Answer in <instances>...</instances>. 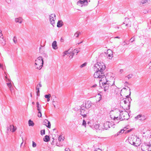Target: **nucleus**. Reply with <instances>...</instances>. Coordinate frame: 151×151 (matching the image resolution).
I'll list each match as a JSON object with an SVG mask.
<instances>
[{"label": "nucleus", "mask_w": 151, "mask_h": 151, "mask_svg": "<svg viewBox=\"0 0 151 151\" xmlns=\"http://www.w3.org/2000/svg\"><path fill=\"white\" fill-rule=\"evenodd\" d=\"M106 68L104 64L101 62H98L95 64L93 69L95 71L93 76L94 78H103L105 76L104 73V72Z\"/></svg>", "instance_id": "1"}, {"label": "nucleus", "mask_w": 151, "mask_h": 151, "mask_svg": "<svg viewBox=\"0 0 151 151\" xmlns=\"http://www.w3.org/2000/svg\"><path fill=\"white\" fill-rule=\"evenodd\" d=\"M92 105V103L90 101H88L84 102L81 107V114L83 117L86 116V114L88 112V109Z\"/></svg>", "instance_id": "2"}, {"label": "nucleus", "mask_w": 151, "mask_h": 151, "mask_svg": "<svg viewBox=\"0 0 151 151\" xmlns=\"http://www.w3.org/2000/svg\"><path fill=\"white\" fill-rule=\"evenodd\" d=\"M129 143L135 147L139 146L141 144V140L137 136H134L131 137V139H129Z\"/></svg>", "instance_id": "3"}, {"label": "nucleus", "mask_w": 151, "mask_h": 151, "mask_svg": "<svg viewBox=\"0 0 151 151\" xmlns=\"http://www.w3.org/2000/svg\"><path fill=\"white\" fill-rule=\"evenodd\" d=\"M100 81L101 82L102 84L103 88H104L105 91H107L109 89V86H113L114 85V81H113V83H111L106 81H105L104 79L101 78Z\"/></svg>", "instance_id": "4"}, {"label": "nucleus", "mask_w": 151, "mask_h": 151, "mask_svg": "<svg viewBox=\"0 0 151 151\" xmlns=\"http://www.w3.org/2000/svg\"><path fill=\"white\" fill-rule=\"evenodd\" d=\"M35 66L36 68L40 70L42 68L43 64L44 61L42 57H38L35 60Z\"/></svg>", "instance_id": "5"}, {"label": "nucleus", "mask_w": 151, "mask_h": 151, "mask_svg": "<svg viewBox=\"0 0 151 151\" xmlns=\"http://www.w3.org/2000/svg\"><path fill=\"white\" fill-rule=\"evenodd\" d=\"M132 99H129L128 100L123 99L121 100V104H123L124 103V109L128 110L130 109V103Z\"/></svg>", "instance_id": "6"}, {"label": "nucleus", "mask_w": 151, "mask_h": 151, "mask_svg": "<svg viewBox=\"0 0 151 151\" xmlns=\"http://www.w3.org/2000/svg\"><path fill=\"white\" fill-rule=\"evenodd\" d=\"M112 74L111 73H108L106 74V76L104 77L103 79H104L105 81L111 83L114 81V77L112 76Z\"/></svg>", "instance_id": "7"}, {"label": "nucleus", "mask_w": 151, "mask_h": 151, "mask_svg": "<svg viewBox=\"0 0 151 151\" xmlns=\"http://www.w3.org/2000/svg\"><path fill=\"white\" fill-rule=\"evenodd\" d=\"M128 113L126 111H122L119 114V119L121 121L128 119Z\"/></svg>", "instance_id": "8"}, {"label": "nucleus", "mask_w": 151, "mask_h": 151, "mask_svg": "<svg viewBox=\"0 0 151 151\" xmlns=\"http://www.w3.org/2000/svg\"><path fill=\"white\" fill-rule=\"evenodd\" d=\"M141 149L142 151H151V146L150 143H145L142 145L141 146Z\"/></svg>", "instance_id": "9"}, {"label": "nucleus", "mask_w": 151, "mask_h": 151, "mask_svg": "<svg viewBox=\"0 0 151 151\" xmlns=\"http://www.w3.org/2000/svg\"><path fill=\"white\" fill-rule=\"evenodd\" d=\"M55 15V14H52L49 16V19L51 24L54 26L55 24V20L56 19Z\"/></svg>", "instance_id": "10"}, {"label": "nucleus", "mask_w": 151, "mask_h": 151, "mask_svg": "<svg viewBox=\"0 0 151 151\" xmlns=\"http://www.w3.org/2000/svg\"><path fill=\"white\" fill-rule=\"evenodd\" d=\"M88 4L87 0H80L77 2V4L81 7L87 5Z\"/></svg>", "instance_id": "11"}, {"label": "nucleus", "mask_w": 151, "mask_h": 151, "mask_svg": "<svg viewBox=\"0 0 151 151\" xmlns=\"http://www.w3.org/2000/svg\"><path fill=\"white\" fill-rule=\"evenodd\" d=\"M135 119H139L141 121H143L145 120L147 117L144 115L139 114L135 117Z\"/></svg>", "instance_id": "12"}, {"label": "nucleus", "mask_w": 151, "mask_h": 151, "mask_svg": "<svg viewBox=\"0 0 151 151\" xmlns=\"http://www.w3.org/2000/svg\"><path fill=\"white\" fill-rule=\"evenodd\" d=\"M113 125L114 124H112L110 122L107 121L104 123L103 126L104 129L105 128L106 130H107L109 128L112 127Z\"/></svg>", "instance_id": "13"}, {"label": "nucleus", "mask_w": 151, "mask_h": 151, "mask_svg": "<svg viewBox=\"0 0 151 151\" xmlns=\"http://www.w3.org/2000/svg\"><path fill=\"white\" fill-rule=\"evenodd\" d=\"M124 22L123 24H125L126 26L131 27V22L129 20V19L128 18H125Z\"/></svg>", "instance_id": "14"}, {"label": "nucleus", "mask_w": 151, "mask_h": 151, "mask_svg": "<svg viewBox=\"0 0 151 151\" xmlns=\"http://www.w3.org/2000/svg\"><path fill=\"white\" fill-rule=\"evenodd\" d=\"M94 128L97 132H101L102 130H104V129L99 124H96L94 126Z\"/></svg>", "instance_id": "15"}, {"label": "nucleus", "mask_w": 151, "mask_h": 151, "mask_svg": "<svg viewBox=\"0 0 151 151\" xmlns=\"http://www.w3.org/2000/svg\"><path fill=\"white\" fill-rule=\"evenodd\" d=\"M43 124L49 128H50L51 124L50 122L47 119H45L43 122Z\"/></svg>", "instance_id": "16"}, {"label": "nucleus", "mask_w": 151, "mask_h": 151, "mask_svg": "<svg viewBox=\"0 0 151 151\" xmlns=\"http://www.w3.org/2000/svg\"><path fill=\"white\" fill-rule=\"evenodd\" d=\"M9 129L11 131L13 132L17 129V127H14L13 125H10L9 126Z\"/></svg>", "instance_id": "17"}, {"label": "nucleus", "mask_w": 151, "mask_h": 151, "mask_svg": "<svg viewBox=\"0 0 151 151\" xmlns=\"http://www.w3.org/2000/svg\"><path fill=\"white\" fill-rule=\"evenodd\" d=\"M52 48L56 50L58 49L57 42L56 41H55L53 42L52 44Z\"/></svg>", "instance_id": "18"}, {"label": "nucleus", "mask_w": 151, "mask_h": 151, "mask_svg": "<svg viewBox=\"0 0 151 151\" xmlns=\"http://www.w3.org/2000/svg\"><path fill=\"white\" fill-rule=\"evenodd\" d=\"M22 18L19 17L15 19V22H18L19 23H21L22 22Z\"/></svg>", "instance_id": "19"}, {"label": "nucleus", "mask_w": 151, "mask_h": 151, "mask_svg": "<svg viewBox=\"0 0 151 151\" xmlns=\"http://www.w3.org/2000/svg\"><path fill=\"white\" fill-rule=\"evenodd\" d=\"M63 22L62 21L59 20L57 23V27H61L63 25Z\"/></svg>", "instance_id": "20"}, {"label": "nucleus", "mask_w": 151, "mask_h": 151, "mask_svg": "<svg viewBox=\"0 0 151 151\" xmlns=\"http://www.w3.org/2000/svg\"><path fill=\"white\" fill-rule=\"evenodd\" d=\"M43 140L45 142H48L50 140L49 137L48 135H45L44 138Z\"/></svg>", "instance_id": "21"}, {"label": "nucleus", "mask_w": 151, "mask_h": 151, "mask_svg": "<svg viewBox=\"0 0 151 151\" xmlns=\"http://www.w3.org/2000/svg\"><path fill=\"white\" fill-rule=\"evenodd\" d=\"M108 53L111 52V53H110L108 55V57H109V59H111V58L113 57V54H112V52L111 50H107Z\"/></svg>", "instance_id": "22"}, {"label": "nucleus", "mask_w": 151, "mask_h": 151, "mask_svg": "<svg viewBox=\"0 0 151 151\" xmlns=\"http://www.w3.org/2000/svg\"><path fill=\"white\" fill-rule=\"evenodd\" d=\"M0 43L2 44V45H4L5 44V42L3 37H0Z\"/></svg>", "instance_id": "23"}, {"label": "nucleus", "mask_w": 151, "mask_h": 151, "mask_svg": "<svg viewBox=\"0 0 151 151\" xmlns=\"http://www.w3.org/2000/svg\"><path fill=\"white\" fill-rule=\"evenodd\" d=\"M9 81V82L7 83V86H8L9 87L10 91H12V89L11 87H12V84L11 83L10 81Z\"/></svg>", "instance_id": "24"}, {"label": "nucleus", "mask_w": 151, "mask_h": 151, "mask_svg": "<svg viewBox=\"0 0 151 151\" xmlns=\"http://www.w3.org/2000/svg\"><path fill=\"white\" fill-rule=\"evenodd\" d=\"M28 124L29 126H33L34 125V123L30 119L28 121Z\"/></svg>", "instance_id": "25"}, {"label": "nucleus", "mask_w": 151, "mask_h": 151, "mask_svg": "<svg viewBox=\"0 0 151 151\" xmlns=\"http://www.w3.org/2000/svg\"><path fill=\"white\" fill-rule=\"evenodd\" d=\"M47 1L49 5H51L54 3V0H47Z\"/></svg>", "instance_id": "26"}, {"label": "nucleus", "mask_w": 151, "mask_h": 151, "mask_svg": "<svg viewBox=\"0 0 151 151\" xmlns=\"http://www.w3.org/2000/svg\"><path fill=\"white\" fill-rule=\"evenodd\" d=\"M64 139V138L63 137H62V135H60L59 137L58 140L60 142L62 140L63 141Z\"/></svg>", "instance_id": "27"}, {"label": "nucleus", "mask_w": 151, "mask_h": 151, "mask_svg": "<svg viewBox=\"0 0 151 151\" xmlns=\"http://www.w3.org/2000/svg\"><path fill=\"white\" fill-rule=\"evenodd\" d=\"M131 95V92L130 91L128 95H127V96H126V98L124 99H123L127 100V99L128 100V99H131V97H130Z\"/></svg>", "instance_id": "28"}, {"label": "nucleus", "mask_w": 151, "mask_h": 151, "mask_svg": "<svg viewBox=\"0 0 151 151\" xmlns=\"http://www.w3.org/2000/svg\"><path fill=\"white\" fill-rule=\"evenodd\" d=\"M125 130L124 129H122L119 131L117 133V135L118 136L120 134V133H124Z\"/></svg>", "instance_id": "29"}, {"label": "nucleus", "mask_w": 151, "mask_h": 151, "mask_svg": "<svg viewBox=\"0 0 151 151\" xmlns=\"http://www.w3.org/2000/svg\"><path fill=\"white\" fill-rule=\"evenodd\" d=\"M13 41L16 44L17 43V37L16 36H14L13 39Z\"/></svg>", "instance_id": "30"}, {"label": "nucleus", "mask_w": 151, "mask_h": 151, "mask_svg": "<svg viewBox=\"0 0 151 151\" xmlns=\"http://www.w3.org/2000/svg\"><path fill=\"white\" fill-rule=\"evenodd\" d=\"M68 51H65L64 52V55H63V56H64L65 55H67L68 54H70L71 53L69 52L68 51Z\"/></svg>", "instance_id": "31"}, {"label": "nucleus", "mask_w": 151, "mask_h": 151, "mask_svg": "<svg viewBox=\"0 0 151 151\" xmlns=\"http://www.w3.org/2000/svg\"><path fill=\"white\" fill-rule=\"evenodd\" d=\"M51 97V94H49L47 95H45V97L46 99L50 98Z\"/></svg>", "instance_id": "32"}, {"label": "nucleus", "mask_w": 151, "mask_h": 151, "mask_svg": "<svg viewBox=\"0 0 151 151\" xmlns=\"http://www.w3.org/2000/svg\"><path fill=\"white\" fill-rule=\"evenodd\" d=\"M79 52V50L77 49H75L74 50V51H73V52H72V53H74V54L75 53H76V55Z\"/></svg>", "instance_id": "33"}, {"label": "nucleus", "mask_w": 151, "mask_h": 151, "mask_svg": "<svg viewBox=\"0 0 151 151\" xmlns=\"http://www.w3.org/2000/svg\"><path fill=\"white\" fill-rule=\"evenodd\" d=\"M148 0H142L141 1V3L142 4H145L148 2Z\"/></svg>", "instance_id": "34"}, {"label": "nucleus", "mask_w": 151, "mask_h": 151, "mask_svg": "<svg viewBox=\"0 0 151 151\" xmlns=\"http://www.w3.org/2000/svg\"><path fill=\"white\" fill-rule=\"evenodd\" d=\"M81 34V32H76L74 34V36H76V37H78L79 35Z\"/></svg>", "instance_id": "35"}, {"label": "nucleus", "mask_w": 151, "mask_h": 151, "mask_svg": "<svg viewBox=\"0 0 151 151\" xmlns=\"http://www.w3.org/2000/svg\"><path fill=\"white\" fill-rule=\"evenodd\" d=\"M135 36H134L132 37L130 39V41H131L132 42H133L135 41Z\"/></svg>", "instance_id": "36"}, {"label": "nucleus", "mask_w": 151, "mask_h": 151, "mask_svg": "<svg viewBox=\"0 0 151 151\" xmlns=\"http://www.w3.org/2000/svg\"><path fill=\"white\" fill-rule=\"evenodd\" d=\"M45 134V131L44 129L41 131V135H43Z\"/></svg>", "instance_id": "37"}, {"label": "nucleus", "mask_w": 151, "mask_h": 151, "mask_svg": "<svg viewBox=\"0 0 151 151\" xmlns=\"http://www.w3.org/2000/svg\"><path fill=\"white\" fill-rule=\"evenodd\" d=\"M37 116L38 117H40L42 116V114L41 112V111H38V112L37 114Z\"/></svg>", "instance_id": "38"}, {"label": "nucleus", "mask_w": 151, "mask_h": 151, "mask_svg": "<svg viewBox=\"0 0 151 151\" xmlns=\"http://www.w3.org/2000/svg\"><path fill=\"white\" fill-rule=\"evenodd\" d=\"M74 55V53H72V52L70 54V56H69V57L71 59L73 58V56Z\"/></svg>", "instance_id": "39"}, {"label": "nucleus", "mask_w": 151, "mask_h": 151, "mask_svg": "<svg viewBox=\"0 0 151 151\" xmlns=\"http://www.w3.org/2000/svg\"><path fill=\"white\" fill-rule=\"evenodd\" d=\"M82 125L86 127V122L85 120H83Z\"/></svg>", "instance_id": "40"}, {"label": "nucleus", "mask_w": 151, "mask_h": 151, "mask_svg": "<svg viewBox=\"0 0 151 151\" xmlns=\"http://www.w3.org/2000/svg\"><path fill=\"white\" fill-rule=\"evenodd\" d=\"M86 64L87 63H84L83 64H82L81 65L80 67L81 68H83L86 66Z\"/></svg>", "instance_id": "41"}, {"label": "nucleus", "mask_w": 151, "mask_h": 151, "mask_svg": "<svg viewBox=\"0 0 151 151\" xmlns=\"http://www.w3.org/2000/svg\"><path fill=\"white\" fill-rule=\"evenodd\" d=\"M37 107V110L38 111H41V105Z\"/></svg>", "instance_id": "42"}, {"label": "nucleus", "mask_w": 151, "mask_h": 151, "mask_svg": "<svg viewBox=\"0 0 151 151\" xmlns=\"http://www.w3.org/2000/svg\"><path fill=\"white\" fill-rule=\"evenodd\" d=\"M32 146L33 147H35L36 146V144L34 141H32Z\"/></svg>", "instance_id": "43"}, {"label": "nucleus", "mask_w": 151, "mask_h": 151, "mask_svg": "<svg viewBox=\"0 0 151 151\" xmlns=\"http://www.w3.org/2000/svg\"><path fill=\"white\" fill-rule=\"evenodd\" d=\"M132 75H129L127 76H126V77H127V78H128V79H129L130 78H131L132 77Z\"/></svg>", "instance_id": "44"}, {"label": "nucleus", "mask_w": 151, "mask_h": 151, "mask_svg": "<svg viewBox=\"0 0 151 151\" xmlns=\"http://www.w3.org/2000/svg\"><path fill=\"white\" fill-rule=\"evenodd\" d=\"M56 146H58V147H60V146H63V145H61L60 144V143H58V142H57L56 144Z\"/></svg>", "instance_id": "45"}, {"label": "nucleus", "mask_w": 151, "mask_h": 151, "mask_svg": "<svg viewBox=\"0 0 151 151\" xmlns=\"http://www.w3.org/2000/svg\"><path fill=\"white\" fill-rule=\"evenodd\" d=\"M113 119L114 120H115L116 119V120H118L119 119V117H113Z\"/></svg>", "instance_id": "46"}, {"label": "nucleus", "mask_w": 151, "mask_h": 151, "mask_svg": "<svg viewBox=\"0 0 151 151\" xmlns=\"http://www.w3.org/2000/svg\"><path fill=\"white\" fill-rule=\"evenodd\" d=\"M128 44H129V43H127L126 42H125L124 41V42L122 43V45L123 46H124V45H128Z\"/></svg>", "instance_id": "47"}, {"label": "nucleus", "mask_w": 151, "mask_h": 151, "mask_svg": "<svg viewBox=\"0 0 151 151\" xmlns=\"http://www.w3.org/2000/svg\"><path fill=\"white\" fill-rule=\"evenodd\" d=\"M40 91H37V92H36V93H37V96H40Z\"/></svg>", "instance_id": "48"}, {"label": "nucleus", "mask_w": 151, "mask_h": 151, "mask_svg": "<svg viewBox=\"0 0 151 151\" xmlns=\"http://www.w3.org/2000/svg\"><path fill=\"white\" fill-rule=\"evenodd\" d=\"M0 68H1L3 70H4L3 66L0 63Z\"/></svg>", "instance_id": "49"}, {"label": "nucleus", "mask_w": 151, "mask_h": 151, "mask_svg": "<svg viewBox=\"0 0 151 151\" xmlns=\"http://www.w3.org/2000/svg\"><path fill=\"white\" fill-rule=\"evenodd\" d=\"M65 151H70V150L69 148H66L65 149Z\"/></svg>", "instance_id": "50"}, {"label": "nucleus", "mask_w": 151, "mask_h": 151, "mask_svg": "<svg viewBox=\"0 0 151 151\" xmlns=\"http://www.w3.org/2000/svg\"><path fill=\"white\" fill-rule=\"evenodd\" d=\"M7 75L6 74V76H5V80L7 79V80H8L9 81H10V80L7 78Z\"/></svg>", "instance_id": "51"}, {"label": "nucleus", "mask_w": 151, "mask_h": 151, "mask_svg": "<svg viewBox=\"0 0 151 151\" xmlns=\"http://www.w3.org/2000/svg\"><path fill=\"white\" fill-rule=\"evenodd\" d=\"M11 0H6V1L8 4L10 3L11 2Z\"/></svg>", "instance_id": "52"}, {"label": "nucleus", "mask_w": 151, "mask_h": 151, "mask_svg": "<svg viewBox=\"0 0 151 151\" xmlns=\"http://www.w3.org/2000/svg\"><path fill=\"white\" fill-rule=\"evenodd\" d=\"M39 89H40L38 86V85H37L36 88V89L37 91H40Z\"/></svg>", "instance_id": "53"}, {"label": "nucleus", "mask_w": 151, "mask_h": 151, "mask_svg": "<svg viewBox=\"0 0 151 151\" xmlns=\"http://www.w3.org/2000/svg\"><path fill=\"white\" fill-rule=\"evenodd\" d=\"M7 134H8L9 133V127H7Z\"/></svg>", "instance_id": "54"}, {"label": "nucleus", "mask_w": 151, "mask_h": 151, "mask_svg": "<svg viewBox=\"0 0 151 151\" xmlns=\"http://www.w3.org/2000/svg\"><path fill=\"white\" fill-rule=\"evenodd\" d=\"M38 85V86H39L40 87H41L42 86V85L41 83V82H39V83Z\"/></svg>", "instance_id": "55"}, {"label": "nucleus", "mask_w": 151, "mask_h": 151, "mask_svg": "<svg viewBox=\"0 0 151 151\" xmlns=\"http://www.w3.org/2000/svg\"><path fill=\"white\" fill-rule=\"evenodd\" d=\"M3 35L2 33V31L0 29V37L2 36Z\"/></svg>", "instance_id": "56"}, {"label": "nucleus", "mask_w": 151, "mask_h": 151, "mask_svg": "<svg viewBox=\"0 0 151 151\" xmlns=\"http://www.w3.org/2000/svg\"><path fill=\"white\" fill-rule=\"evenodd\" d=\"M148 65L150 66V68L151 69V61L149 63Z\"/></svg>", "instance_id": "57"}, {"label": "nucleus", "mask_w": 151, "mask_h": 151, "mask_svg": "<svg viewBox=\"0 0 151 151\" xmlns=\"http://www.w3.org/2000/svg\"><path fill=\"white\" fill-rule=\"evenodd\" d=\"M36 104H37V107L39 106L40 105L39 104V103L38 102H37L36 103Z\"/></svg>", "instance_id": "58"}, {"label": "nucleus", "mask_w": 151, "mask_h": 151, "mask_svg": "<svg viewBox=\"0 0 151 151\" xmlns=\"http://www.w3.org/2000/svg\"><path fill=\"white\" fill-rule=\"evenodd\" d=\"M60 41L62 42H63L64 41V39L62 37L60 39Z\"/></svg>", "instance_id": "59"}, {"label": "nucleus", "mask_w": 151, "mask_h": 151, "mask_svg": "<svg viewBox=\"0 0 151 151\" xmlns=\"http://www.w3.org/2000/svg\"><path fill=\"white\" fill-rule=\"evenodd\" d=\"M123 72V69H121L120 70V72L121 73Z\"/></svg>", "instance_id": "60"}, {"label": "nucleus", "mask_w": 151, "mask_h": 151, "mask_svg": "<svg viewBox=\"0 0 151 151\" xmlns=\"http://www.w3.org/2000/svg\"><path fill=\"white\" fill-rule=\"evenodd\" d=\"M147 11L145 10H144V12H143L145 14L146 13H147Z\"/></svg>", "instance_id": "61"}, {"label": "nucleus", "mask_w": 151, "mask_h": 151, "mask_svg": "<svg viewBox=\"0 0 151 151\" xmlns=\"http://www.w3.org/2000/svg\"><path fill=\"white\" fill-rule=\"evenodd\" d=\"M114 26V27L115 28H117L119 29V26Z\"/></svg>", "instance_id": "62"}, {"label": "nucleus", "mask_w": 151, "mask_h": 151, "mask_svg": "<svg viewBox=\"0 0 151 151\" xmlns=\"http://www.w3.org/2000/svg\"><path fill=\"white\" fill-rule=\"evenodd\" d=\"M83 42V41H81V42H79V43H77V44H78V45H79V44H81V43H82Z\"/></svg>", "instance_id": "63"}, {"label": "nucleus", "mask_w": 151, "mask_h": 151, "mask_svg": "<svg viewBox=\"0 0 151 151\" xmlns=\"http://www.w3.org/2000/svg\"><path fill=\"white\" fill-rule=\"evenodd\" d=\"M50 98H48V99H47V101L48 102L50 101Z\"/></svg>", "instance_id": "64"}]
</instances>
